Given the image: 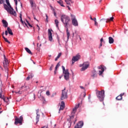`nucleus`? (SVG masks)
<instances>
[{"mask_svg":"<svg viewBox=\"0 0 128 128\" xmlns=\"http://www.w3.org/2000/svg\"><path fill=\"white\" fill-rule=\"evenodd\" d=\"M14 118L15 119L14 124L16 126H18V124H20V126L22 124V120H24V118L22 117V116H20V118H18V116H15Z\"/></svg>","mask_w":128,"mask_h":128,"instance_id":"6","label":"nucleus"},{"mask_svg":"<svg viewBox=\"0 0 128 128\" xmlns=\"http://www.w3.org/2000/svg\"><path fill=\"white\" fill-rule=\"evenodd\" d=\"M40 114H36V124L38 122L40 121Z\"/></svg>","mask_w":128,"mask_h":128,"instance_id":"26","label":"nucleus"},{"mask_svg":"<svg viewBox=\"0 0 128 128\" xmlns=\"http://www.w3.org/2000/svg\"><path fill=\"white\" fill-rule=\"evenodd\" d=\"M114 20V17H111L110 18H108L106 19L107 22H110V21H112Z\"/></svg>","mask_w":128,"mask_h":128,"instance_id":"33","label":"nucleus"},{"mask_svg":"<svg viewBox=\"0 0 128 128\" xmlns=\"http://www.w3.org/2000/svg\"><path fill=\"white\" fill-rule=\"evenodd\" d=\"M82 126H84V122L80 121L74 126V128H82Z\"/></svg>","mask_w":128,"mask_h":128,"instance_id":"15","label":"nucleus"},{"mask_svg":"<svg viewBox=\"0 0 128 128\" xmlns=\"http://www.w3.org/2000/svg\"><path fill=\"white\" fill-rule=\"evenodd\" d=\"M22 14H20V20L22 24H25V26H27V28H28V24H26V22H24V20H22Z\"/></svg>","mask_w":128,"mask_h":128,"instance_id":"18","label":"nucleus"},{"mask_svg":"<svg viewBox=\"0 0 128 128\" xmlns=\"http://www.w3.org/2000/svg\"><path fill=\"white\" fill-rule=\"evenodd\" d=\"M34 20H37V22H38V20L36 18V16H34Z\"/></svg>","mask_w":128,"mask_h":128,"instance_id":"58","label":"nucleus"},{"mask_svg":"<svg viewBox=\"0 0 128 128\" xmlns=\"http://www.w3.org/2000/svg\"><path fill=\"white\" fill-rule=\"evenodd\" d=\"M101 46H102V43H100V46H99V48H100V47Z\"/></svg>","mask_w":128,"mask_h":128,"instance_id":"55","label":"nucleus"},{"mask_svg":"<svg viewBox=\"0 0 128 128\" xmlns=\"http://www.w3.org/2000/svg\"><path fill=\"white\" fill-rule=\"evenodd\" d=\"M0 98L3 100L4 102H6V96L4 94H2V88H0Z\"/></svg>","mask_w":128,"mask_h":128,"instance_id":"14","label":"nucleus"},{"mask_svg":"<svg viewBox=\"0 0 128 128\" xmlns=\"http://www.w3.org/2000/svg\"><path fill=\"white\" fill-rule=\"evenodd\" d=\"M114 38H112V36H110L108 38V42H109V44H114Z\"/></svg>","mask_w":128,"mask_h":128,"instance_id":"22","label":"nucleus"},{"mask_svg":"<svg viewBox=\"0 0 128 128\" xmlns=\"http://www.w3.org/2000/svg\"><path fill=\"white\" fill-rule=\"evenodd\" d=\"M30 4L31 8H36V4L34 2L33 0H30Z\"/></svg>","mask_w":128,"mask_h":128,"instance_id":"21","label":"nucleus"},{"mask_svg":"<svg viewBox=\"0 0 128 128\" xmlns=\"http://www.w3.org/2000/svg\"><path fill=\"white\" fill-rule=\"evenodd\" d=\"M58 70V69H56V68H55V70H54V74H56V70Z\"/></svg>","mask_w":128,"mask_h":128,"instance_id":"57","label":"nucleus"},{"mask_svg":"<svg viewBox=\"0 0 128 128\" xmlns=\"http://www.w3.org/2000/svg\"><path fill=\"white\" fill-rule=\"evenodd\" d=\"M71 18H76V16L74 14H71Z\"/></svg>","mask_w":128,"mask_h":128,"instance_id":"42","label":"nucleus"},{"mask_svg":"<svg viewBox=\"0 0 128 128\" xmlns=\"http://www.w3.org/2000/svg\"><path fill=\"white\" fill-rule=\"evenodd\" d=\"M57 40H60V36H58V35L57 36Z\"/></svg>","mask_w":128,"mask_h":128,"instance_id":"62","label":"nucleus"},{"mask_svg":"<svg viewBox=\"0 0 128 128\" xmlns=\"http://www.w3.org/2000/svg\"><path fill=\"white\" fill-rule=\"evenodd\" d=\"M58 42L59 46H60V40L58 39Z\"/></svg>","mask_w":128,"mask_h":128,"instance_id":"45","label":"nucleus"},{"mask_svg":"<svg viewBox=\"0 0 128 128\" xmlns=\"http://www.w3.org/2000/svg\"><path fill=\"white\" fill-rule=\"evenodd\" d=\"M67 6V8H68V10H70V6Z\"/></svg>","mask_w":128,"mask_h":128,"instance_id":"59","label":"nucleus"},{"mask_svg":"<svg viewBox=\"0 0 128 128\" xmlns=\"http://www.w3.org/2000/svg\"><path fill=\"white\" fill-rule=\"evenodd\" d=\"M61 56H62V52H60L58 54L57 57H58V58H60Z\"/></svg>","mask_w":128,"mask_h":128,"instance_id":"41","label":"nucleus"},{"mask_svg":"<svg viewBox=\"0 0 128 128\" xmlns=\"http://www.w3.org/2000/svg\"><path fill=\"white\" fill-rule=\"evenodd\" d=\"M57 2L61 6H63L64 8V2L62 0H60L59 1H57Z\"/></svg>","mask_w":128,"mask_h":128,"instance_id":"28","label":"nucleus"},{"mask_svg":"<svg viewBox=\"0 0 128 128\" xmlns=\"http://www.w3.org/2000/svg\"><path fill=\"white\" fill-rule=\"evenodd\" d=\"M64 1L66 2V4H69V6H70V2L68 1V0H64Z\"/></svg>","mask_w":128,"mask_h":128,"instance_id":"36","label":"nucleus"},{"mask_svg":"<svg viewBox=\"0 0 128 128\" xmlns=\"http://www.w3.org/2000/svg\"><path fill=\"white\" fill-rule=\"evenodd\" d=\"M98 70H99V76H102L104 73V70H106V68L102 65L98 66Z\"/></svg>","mask_w":128,"mask_h":128,"instance_id":"10","label":"nucleus"},{"mask_svg":"<svg viewBox=\"0 0 128 128\" xmlns=\"http://www.w3.org/2000/svg\"><path fill=\"white\" fill-rule=\"evenodd\" d=\"M62 69L63 74H64V78L66 80H70V72H68V70L66 69L64 66H62Z\"/></svg>","mask_w":128,"mask_h":128,"instance_id":"4","label":"nucleus"},{"mask_svg":"<svg viewBox=\"0 0 128 128\" xmlns=\"http://www.w3.org/2000/svg\"><path fill=\"white\" fill-rule=\"evenodd\" d=\"M46 96H50V91H46Z\"/></svg>","mask_w":128,"mask_h":128,"instance_id":"40","label":"nucleus"},{"mask_svg":"<svg viewBox=\"0 0 128 128\" xmlns=\"http://www.w3.org/2000/svg\"><path fill=\"white\" fill-rule=\"evenodd\" d=\"M30 76V78H34V74H31L30 75H29Z\"/></svg>","mask_w":128,"mask_h":128,"instance_id":"44","label":"nucleus"},{"mask_svg":"<svg viewBox=\"0 0 128 128\" xmlns=\"http://www.w3.org/2000/svg\"><path fill=\"white\" fill-rule=\"evenodd\" d=\"M52 30H48V36L49 40H50V42H52Z\"/></svg>","mask_w":128,"mask_h":128,"instance_id":"12","label":"nucleus"},{"mask_svg":"<svg viewBox=\"0 0 128 128\" xmlns=\"http://www.w3.org/2000/svg\"><path fill=\"white\" fill-rule=\"evenodd\" d=\"M16 92V94H22V90H20H20L19 91L16 92Z\"/></svg>","mask_w":128,"mask_h":128,"instance_id":"34","label":"nucleus"},{"mask_svg":"<svg viewBox=\"0 0 128 128\" xmlns=\"http://www.w3.org/2000/svg\"><path fill=\"white\" fill-rule=\"evenodd\" d=\"M7 30L9 34H10V36H14V33L12 32V29H10V28L8 27Z\"/></svg>","mask_w":128,"mask_h":128,"instance_id":"24","label":"nucleus"},{"mask_svg":"<svg viewBox=\"0 0 128 128\" xmlns=\"http://www.w3.org/2000/svg\"><path fill=\"white\" fill-rule=\"evenodd\" d=\"M30 76H28L26 78V80H30Z\"/></svg>","mask_w":128,"mask_h":128,"instance_id":"43","label":"nucleus"},{"mask_svg":"<svg viewBox=\"0 0 128 128\" xmlns=\"http://www.w3.org/2000/svg\"><path fill=\"white\" fill-rule=\"evenodd\" d=\"M90 18L92 20H94V18H92V16H90Z\"/></svg>","mask_w":128,"mask_h":128,"instance_id":"63","label":"nucleus"},{"mask_svg":"<svg viewBox=\"0 0 128 128\" xmlns=\"http://www.w3.org/2000/svg\"><path fill=\"white\" fill-rule=\"evenodd\" d=\"M4 61L3 62L4 66L6 71V73L7 76H8V59L6 58V55L4 54Z\"/></svg>","mask_w":128,"mask_h":128,"instance_id":"5","label":"nucleus"},{"mask_svg":"<svg viewBox=\"0 0 128 128\" xmlns=\"http://www.w3.org/2000/svg\"><path fill=\"white\" fill-rule=\"evenodd\" d=\"M80 104H78L75 106L74 108H73L72 111V114H76V110L78 108Z\"/></svg>","mask_w":128,"mask_h":128,"instance_id":"17","label":"nucleus"},{"mask_svg":"<svg viewBox=\"0 0 128 128\" xmlns=\"http://www.w3.org/2000/svg\"><path fill=\"white\" fill-rule=\"evenodd\" d=\"M117 100H122V97H121L120 95L116 98Z\"/></svg>","mask_w":128,"mask_h":128,"instance_id":"30","label":"nucleus"},{"mask_svg":"<svg viewBox=\"0 0 128 128\" xmlns=\"http://www.w3.org/2000/svg\"><path fill=\"white\" fill-rule=\"evenodd\" d=\"M5 34H6V36H8V30L5 31Z\"/></svg>","mask_w":128,"mask_h":128,"instance_id":"53","label":"nucleus"},{"mask_svg":"<svg viewBox=\"0 0 128 128\" xmlns=\"http://www.w3.org/2000/svg\"><path fill=\"white\" fill-rule=\"evenodd\" d=\"M93 20H94V22H96V18H93Z\"/></svg>","mask_w":128,"mask_h":128,"instance_id":"61","label":"nucleus"},{"mask_svg":"<svg viewBox=\"0 0 128 128\" xmlns=\"http://www.w3.org/2000/svg\"><path fill=\"white\" fill-rule=\"evenodd\" d=\"M20 90L22 92H26V86H22L20 88Z\"/></svg>","mask_w":128,"mask_h":128,"instance_id":"25","label":"nucleus"},{"mask_svg":"<svg viewBox=\"0 0 128 128\" xmlns=\"http://www.w3.org/2000/svg\"><path fill=\"white\" fill-rule=\"evenodd\" d=\"M54 16H56V12H55V11H54V12H53Z\"/></svg>","mask_w":128,"mask_h":128,"instance_id":"51","label":"nucleus"},{"mask_svg":"<svg viewBox=\"0 0 128 128\" xmlns=\"http://www.w3.org/2000/svg\"><path fill=\"white\" fill-rule=\"evenodd\" d=\"M66 98H68V92H66V88H64V89L62 90L60 100H66Z\"/></svg>","mask_w":128,"mask_h":128,"instance_id":"8","label":"nucleus"},{"mask_svg":"<svg viewBox=\"0 0 128 128\" xmlns=\"http://www.w3.org/2000/svg\"><path fill=\"white\" fill-rule=\"evenodd\" d=\"M80 66L82 67L81 68V72H84L86 70L88 66H90V62H84L82 64H80Z\"/></svg>","mask_w":128,"mask_h":128,"instance_id":"7","label":"nucleus"},{"mask_svg":"<svg viewBox=\"0 0 128 128\" xmlns=\"http://www.w3.org/2000/svg\"><path fill=\"white\" fill-rule=\"evenodd\" d=\"M100 43H102V42H104V38H101L100 40Z\"/></svg>","mask_w":128,"mask_h":128,"instance_id":"50","label":"nucleus"},{"mask_svg":"<svg viewBox=\"0 0 128 128\" xmlns=\"http://www.w3.org/2000/svg\"><path fill=\"white\" fill-rule=\"evenodd\" d=\"M14 2H15L16 6H18V0H14Z\"/></svg>","mask_w":128,"mask_h":128,"instance_id":"47","label":"nucleus"},{"mask_svg":"<svg viewBox=\"0 0 128 128\" xmlns=\"http://www.w3.org/2000/svg\"><path fill=\"white\" fill-rule=\"evenodd\" d=\"M2 22L3 24V26H4V28H8V22H6V20H2Z\"/></svg>","mask_w":128,"mask_h":128,"instance_id":"20","label":"nucleus"},{"mask_svg":"<svg viewBox=\"0 0 128 128\" xmlns=\"http://www.w3.org/2000/svg\"><path fill=\"white\" fill-rule=\"evenodd\" d=\"M61 22L64 24L66 28H68V26H70V17L66 14H62L61 16Z\"/></svg>","mask_w":128,"mask_h":128,"instance_id":"2","label":"nucleus"},{"mask_svg":"<svg viewBox=\"0 0 128 128\" xmlns=\"http://www.w3.org/2000/svg\"><path fill=\"white\" fill-rule=\"evenodd\" d=\"M72 114V116H70V118L72 119V118H74V114Z\"/></svg>","mask_w":128,"mask_h":128,"instance_id":"39","label":"nucleus"},{"mask_svg":"<svg viewBox=\"0 0 128 128\" xmlns=\"http://www.w3.org/2000/svg\"><path fill=\"white\" fill-rule=\"evenodd\" d=\"M25 50H26V52H27L28 54H32V51H30V50L28 48H25Z\"/></svg>","mask_w":128,"mask_h":128,"instance_id":"27","label":"nucleus"},{"mask_svg":"<svg viewBox=\"0 0 128 128\" xmlns=\"http://www.w3.org/2000/svg\"><path fill=\"white\" fill-rule=\"evenodd\" d=\"M40 112V110L38 109L36 110V114H38V112Z\"/></svg>","mask_w":128,"mask_h":128,"instance_id":"46","label":"nucleus"},{"mask_svg":"<svg viewBox=\"0 0 128 128\" xmlns=\"http://www.w3.org/2000/svg\"><path fill=\"white\" fill-rule=\"evenodd\" d=\"M28 26H30V28H32V26L30 24V22H28V20H26Z\"/></svg>","mask_w":128,"mask_h":128,"instance_id":"37","label":"nucleus"},{"mask_svg":"<svg viewBox=\"0 0 128 128\" xmlns=\"http://www.w3.org/2000/svg\"><path fill=\"white\" fill-rule=\"evenodd\" d=\"M80 58V55H76V56H74L72 57V64H74L76 62H78V60Z\"/></svg>","mask_w":128,"mask_h":128,"instance_id":"11","label":"nucleus"},{"mask_svg":"<svg viewBox=\"0 0 128 128\" xmlns=\"http://www.w3.org/2000/svg\"><path fill=\"white\" fill-rule=\"evenodd\" d=\"M55 24L56 25V27L58 28V20H54Z\"/></svg>","mask_w":128,"mask_h":128,"instance_id":"29","label":"nucleus"},{"mask_svg":"<svg viewBox=\"0 0 128 128\" xmlns=\"http://www.w3.org/2000/svg\"><path fill=\"white\" fill-rule=\"evenodd\" d=\"M45 16H46V22H48V14H46Z\"/></svg>","mask_w":128,"mask_h":128,"instance_id":"32","label":"nucleus"},{"mask_svg":"<svg viewBox=\"0 0 128 128\" xmlns=\"http://www.w3.org/2000/svg\"><path fill=\"white\" fill-rule=\"evenodd\" d=\"M94 24L95 26H98V22H96V21L94 22Z\"/></svg>","mask_w":128,"mask_h":128,"instance_id":"52","label":"nucleus"},{"mask_svg":"<svg viewBox=\"0 0 128 128\" xmlns=\"http://www.w3.org/2000/svg\"><path fill=\"white\" fill-rule=\"evenodd\" d=\"M60 62H58V64H57L56 65V68H55L56 69V70H58V68H60Z\"/></svg>","mask_w":128,"mask_h":128,"instance_id":"35","label":"nucleus"},{"mask_svg":"<svg viewBox=\"0 0 128 128\" xmlns=\"http://www.w3.org/2000/svg\"><path fill=\"white\" fill-rule=\"evenodd\" d=\"M124 93H122L120 94L119 96L121 97L122 98V96H124Z\"/></svg>","mask_w":128,"mask_h":128,"instance_id":"48","label":"nucleus"},{"mask_svg":"<svg viewBox=\"0 0 128 128\" xmlns=\"http://www.w3.org/2000/svg\"><path fill=\"white\" fill-rule=\"evenodd\" d=\"M64 108H66V104L64 103V102L62 101L61 102V104H60V108H59L58 112L60 113V110H64Z\"/></svg>","mask_w":128,"mask_h":128,"instance_id":"13","label":"nucleus"},{"mask_svg":"<svg viewBox=\"0 0 128 128\" xmlns=\"http://www.w3.org/2000/svg\"><path fill=\"white\" fill-rule=\"evenodd\" d=\"M80 88H81L82 90H84V87L82 86H80Z\"/></svg>","mask_w":128,"mask_h":128,"instance_id":"54","label":"nucleus"},{"mask_svg":"<svg viewBox=\"0 0 128 128\" xmlns=\"http://www.w3.org/2000/svg\"><path fill=\"white\" fill-rule=\"evenodd\" d=\"M96 95L98 98L100 102H104V90H102L101 91H98L96 90Z\"/></svg>","mask_w":128,"mask_h":128,"instance_id":"3","label":"nucleus"},{"mask_svg":"<svg viewBox=\"0 0 128 128\" xmlns=\"http://www.w3.org/2000/svg\"><path fill=\"white\" fill-rule=\"evenodd\" d=\"M44 90H40L38 92V94H40V96H38V98H40V100L43 102V104L46 103V98L44 96H42V92H44Z\"/></svg>","mask_w":128,"mask_h":128,"instance_id":"9","label":"nucleus"},{"mask_svg":"<svg viewBox=\"0 0 128 128\" xmlns=\"http://www.w3.org/2000/svg\"><path fill=\"white\" fill-rule=\"evenodd\" d=\"M4 4V1L0 0V4Z\"/></svg>","mask_w":128,"mask_h":128,"instance_id":"56","label":"nucleus"},{"mask_svg":"<svg viewBox=\"0 0 128 128\" xmlns=\"http://www.w3.org/2000/svg\"><path fill=\"white\" fill-rule=\"evenodd\" d=\"M86 92H84V98H86Z\"/></svg>","mask_w":128,"mask_h":128,"instance_id":"49","label":"nucleus"},{"mask_svg":"<svg viewBox=\"0 0 128 128\" xmlns=\"http://www.w3.org/2000/svg\"><path fill=\"white\" fill-rule=\"evenodd\" d=\"M66 34H67V40H68L70 36V33L68 32V28H66Z\"/></svg>","mask_w":128,"mask_h":128,"instance_id":"23","label":"nucleus"},{"mask_svg":"<svg viewBox=\"0 0 128 128\" xmlns=\"http://www.w3.org/2000/svg\"><path fill=\"white\" fill-rule=\"evenodd\" d=\"M62 78V76H60V77H59L60 80V78Z\"/></svg>","mask_w":128,"mask_h":128,"instance_id":"64","label":"nucleus"},{"mask_svg":"<svg viewBox=\"0 0 128 128\" xmlns=\"http://www.w3.org/2000/svg\"><path fill=\"white\" fill-rule=\"evenodd\" d=\"M72 24L74 26H78V20L76 18H72Z\"/></svg>","mask_w":128,"mask_h":128,"instance_id":"16","label":"nucleus"},{"mask_svg":"<svg viewBox=\"0 0 128 128\" xmlns=\"http://www.w3.org/2000/svg\"><path fill=\"white\" fill-rule=\"evenodd\" d=\"M92 74L91 76H92L93 78H96V76H98V74H96V70H94L92 71Z\"/></svg>","mask_w":128,"mask_h":128,"instance_id":"19","label":"nucleus"},{"mask_svg":"<svg viewBox=\"0 0 128 128\" xmlns=\"http://www.w3.org/2000/svg\"><path fill=\"white\" fill-rule=\"evenodd\" d=\"M52 68H54V64H52L51 65V66L50 67L49 70H50L52 71Z\"/></svg>","mask_w":128,"mask_h":128,"instance_id":"38","label":"nucleus"},{"mask_svg":"<svg viewBox=\"0 0 128 128\" xmlns=\"http://www.w3.org/2000/svg\"><path fill=\"white\" fill-rule=\"evenodd\" d=\"M6 4H4V8L8 14H12V16H16V12L14 11V8L10 5V0H5Z\"/></svg>","mask_w":128,"mask_h":128,"instance_id":"1","label":"nucleus"},{"mask_svg":"<svg viewBox=\"0 0 128 128\" xmlns=\"http://www.w3.org/2000/svg\"><path fill=\"white\" fill-rule=\"evenodd\" d=\"M58 60V58L57 56V57L55 58V62H56V60Z\"/></svg>","mask_w":128,"mask_h":128,"instance_id":"60","label":"nucleus"},{"mask_svg":"<svg viewBox=\"0 0 128 128\" xmlns=\"http://www.w3.org/2000/svg\"><path fill=\"white\" fill-rule=\"evenodd\" d=\"M3 38L5 40V42H8V44H10V42L8 41V38H6L4 36H3Z\"/></svg>","mask_w":128,"mask_h":128,"instance_id":"31","label":"nucleus"}]
</instances>
